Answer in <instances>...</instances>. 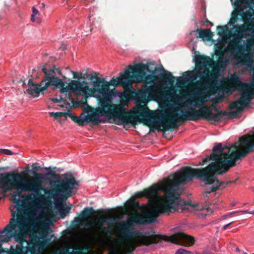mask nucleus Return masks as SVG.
I'll use <instances>...</instances> for the list:
<instances>
[{
	"instance_id": "nucleus-1",
	"label": "nucleus",
	"mask_w": 254,
	"mask_h": 254,
	"mask_svg": "<svg viewBox=\"0 0 254 254\" xmlns=\"http://www.w3.org/2000/svg\"><path fill=\"white\" fill-rule=\"evenodd\" d=\"M132 81L124 71L120 73L119 77L114 76L108 81L101 98L104 101L103 102V107L107 108L106 109L108 110L111 108L117 116L123 119V123L126 125L134 124L135 121L141 122L138 120V111L136 113L137 116L134 117L125 108L130 100L137 97L139 94L132 89Z\"/></svg>"
},
{
	"instance_id": "nucleus-2",
	"label": "nucleus",
	"mask_w": 254,
	"mask_h": 254,
	"mask_svg": "<svg viewBox=\"0 0 254 254\" xmlns=\"http://www.w3.org/2000/svg\"><path fill=\"white\" fill-rule=\"evenodd\" d=\"M99 73L95 72L91 75L89 80L91 82L93 88H90V83L85 80L81 82L79 79L71 80L65 88H62V92L65 93L66 97L71 99L72 103L76 107L83 104L88 106L87 99L92 97L93 94L97 93V101L103 97L108 81L104 78L98 76Z\"/></svg>"
},
{
	"instance_id": "nucleus-3",
	"label": "nucleus",
	"mask_w": 254,
	"mask_h": 254,
	"mask_svg": "<svg viewBox=\"0 0 254 254\" xmlns=\"http://www.w3.org/2000/svg\"><path fill=\"white\" fill-rule=\"evenodd\" d=\"M18 220L15 218H11L9 223L4 228L0 230V234L2 238V242H7L10 237H13L14 240L18 242L14 249H20L22 251H34L35 253H40L43 250L44 246L47 244L52 243L51 239L52 235L49 236L45 232H36L29 235V240L26 241L19 233H17Z\"/></svg>"
},
{
	"instance_id": "nucleus-4",
	"label": "nucleus",
	"mask_w": 254,
	"mask_h": 254,
	"mask_svg": "<svg viewBox=\"0 0 254 254\" xmlns=\"http://www.w3.org/2000/svg\"><path fill=\"white\" fill-rule=\"evenodd\" d=\"M178 111L174 109L172 111H165L160 114L157 118L158 120L155 121L154 113L145 106L140 105L137 113L138 120H141V122L146 126H152L156 129L158 126L162 127V125H169V126H171L180 122H185L188 120L196 121L191 107H188V111H182V115L178 113Z\"/></svg>"
},
{
	"instance_id": "nucleus-5",
	"label": "nucleus",
	"mask_w": 254,
	"mask_h": 254,
	"mask_svg": "<svg viewBox=\"0 0 254 254\" xmlns=\"http://www.w3.org/2000/svg\"><path fill=\"white\" fill-rule=\"evenodd\" d=\"M149 70V66L147 64L139 63L133 66H129L128 69H126L124 72L128 76L132 83H138L144 81L146 84L152 85L154 80H160L165 81L169 85H173L175 79L172 74L163 67L155 68V71L162 70L163 73L157 76L152 72L150 74H146V71Z\"/></svg>"
},
{
	"instance_id": "nucleus-6",
	"label": "nucleus",
	"mask_w": 254,
	"mask_h": 254,
	"mask_svg": "<svg viewBox=\"0 0 254 254\" xmlns=\"http://www.w3.org/2000/svg\"><path fill=\"white\" fill-rule=\"evenodd\" d=\"M118 222L119 239L123 242H130L137 239L139 245L150 248H156L162 242L161 240H158L157 235H151L149 231L133 229L129 224L119 219Z\"/></svg>"
},
{
	"instance_id": "nucleus-7",
	"label": "nucleus",
	"mask_w": 254,
	"mask_h": 254,
	"mask_svg": "<svg viewBox=\"0 0 254 254\" xmlns=\"http://www.w3.org/2000/svg\"><path fill=\"white\" fill-rule=\"evenodd\" d=\"M198 76L200 78L193 84L195 92L194 93V98L192 102L201 108L210 97L207 93L201 90L207 89L214 82L216 83L218 72L214 70H209L208 69H205L203 72L198 70L196 71L195 75L192 76V81L196 80Z\"/></svg>"
},
{
	"instance_id": "nucleus-8",
	"label": "nucleus",
	"mask_w": 254,
	"mask_h": 254,
	"mask_svg": "<svg viewBox=\"0 0 254 254\" xmlns=\"http://www.w3.org/2000/svg\"><path fill=\"white\" fill-rule=\"evenodd\" d=\"M47 175L54 179L55 184L52 192L56 197H69L72 194H76L78 190L79 182L76 180L71 172L64 173L63 178L58 177L55 173L48 167L46 168Z\"/></svg>"
},
{
	"instance_id": "nucleus-9",
	"label": "nucleus",
	"mask_w": 254,
	"mask_h": 254,
	"mask_svg": "<svg viewBox=\"0 0 254 254\" xmlns=\"http://www.w3.org/2000/svg\"><path fill=\"white\" fill-rule=\"evenodd\" d=\"M168 179L170 181H173V183L168 185L166 188L167 202L163 203L160 206L155 207L153 210L154 214L169 215L171 212L177 211L181 203V199L179 194H176L175 193L179 189L180 183L177 179H171L170 175Z\"/></svg>"
},
{
	"instance_id": "nucleus-10",
	"label": "nucleus",
	"mask_w": 254,
	"mask_h": 254,
	"mask_svg": "<svg viewBox=\"0 0 254 254\" xmlns=\"http://www.w3.org/2000/svg\"><path fill=\"white\" fill-rule=\"evenodd\" d=\"M252 27V25L246 22L243 24H236L233 26L234 39L231 42L230 45L234 48H229V52L234 53L235 50H237L238 54L243 55L246 51V48H249L254 45V34L247 39L246 45L241 44L243 38H247L249 37L250 35L248 31L251 30Z\"/></svg>"
},
{
	"instance_id": "nucleus-11",
	"label": "nucleus",
	"mask_w": 254,
	"mask_h": 254,
	"mask_svg": "<svg viewBox=\"0 0 254 254\" xmlns=\"http://www.w3.org/2000/svg\"><path fill=\"white\" fill-rule=\"evenodd\" d=\"M104 101L102 99L99 98V100L97 101L98 107L96 109H93L89 105L87 106L89 108V112H91V113L90 114H88L86 116L87 122L94 123L95 125L106 123V120L99 119L98 118L99 116L108 117L114 120L119 119L123 122V119L120 116H117L114 110L111 108L110 107L108 110L106 109L107 108L103 107V102ZM85 112H88V111H85Z\"/></svg>"
},
{
	"instance_id": "nucleus-12",
	"label": "nucleus",
	"mask_w": 254,
	"mask_h": 254,
	"mask_svg": "<svg viewBox=\"0 0 254 254\" xmlns=\"http://www.w3.org/2000/svg\"><path fill=\"white\" fill-rule=\"evenodd\" d=\"M191 109L196 121L203 118L208 121L219 122L224 120V117L227 114L226 111L220 110L214 104L209 106L204 105L199 110L192 107Z\"/></svg>"
},
{
	"instance_id": "nucleus-13",
	"label": "nucleus",
	"mask_w": 254,
	"mask_h": 254,
	"mask_svg": "<svg viewBox=\"0 0 254 254\" xmlns=\"http://www.w3.org/2000/svg\"><path fill=\"white\" fill-rule=\"evenodd\" d=\"M208 175L205 171V168L198 172H189L185 173V170L182 168L177 170L174 174L170 175L171 179H176L180 185H186L190 182L193 178L197 179L200 182H205V184L212 183L210 180H208Z\"/></svg>"
},
{
	"instance_id": "nucleus-14",
	"label": "nucleus",
	"mask_w": 254,
	"mask_h": 254,
	"mask_svg": "<svg viewBox=\"0 0 254 254\" xmlns=\"http://www.w3.org/2000/svg\"><path fill=\"white\" fill-rule=\"evenodd\" d=\"M12 184V189L18 190L21 193L22 191L27 192L31 190L32 192L29 196L31 201L36 200L41 188V186L38 184L32 183L30 181H24L22 178L17 174H15V181Z\"/></svg>"
},
{
	"instance_id": "nucleus-15",
	"label": "nucleus",
	"mask_w": 254,
	"mask_h": 254,
	"mask_svg": "<svg viewBox=\"0 0 254 254\" xmlns=\"http://www.w3.org/2000/svg\"><path fill=\"white\" fill-rule=\"evenodd\" d=\"M203 165L205 162L211 160H202ZM212 162L208 164L207 166L210 170L215 172L211 176L214 178V175H222L226 173L229 170V167H232L236 165V162L239 160H211ZM212 178V177H211Z\"/></svg>"
},
{
	"instance_id": "nucleus-16",
	"label": "nucleus",
	"mask_w": 254,
	"mask_h": 254,
	"mask_svg": "<svg viewBox=\"0 0 254 254\" xmlns=\"http://www.w3.org/2000/svg\"><path fill=\"white\" fill-rule=\"evenodd\" d=\"M46 78H43L38 85L31 87H29L26 90V92L33 97H38L39 96L40 92L47 89L50 86H54L55 87H60L61 85L60 80L57 78L50 79L49 81H46Z\"/></svg>"
},
{
	"instance_id": "nucleus-17",
	"label": "nucleus",
	"mask_w": 254,
	"mask_h": 254,
	"mask_svg": "<svg viewBox=\"0 0 254 254\" xmlns=\"http://www.w3.org/2000/svg\"><path fill=\"white\" fill-rule=\"evenodd\" d=\"M250 94L248 92L244 93L240 97L239 101H236L230 105L231 109H236V111H230L227 113L225 115L228 119L235 118L238 113L243 111L245 109L249 106V103L251 100L250 98Z\"/></svg>"
},
{
	"instance_id": "nucleus-18",
	"label": "nucleus",
	"mask_w": 254,
	"mask_h": 254,
	"mask_svg": "<svg viewBox=\"0 0 254 254\" xmlns=\"http://www.w3.org/2000/svg\"><path fill=\"white\" fill-rule=\"evenodd\" d=\"M167 241L176 245L184 247H190L195 244L194 237L184 233H179L171 235Z\"/></svg>"
},
{
	"instance_id": "nucleus-19",
	"label": "nucleus",
	"mask_w": 254,
	"mask_h": 254,
	"mask_svg": "<svg viewBox=\"0 0 254 254\" xmlns=\"http://www.w3.org/2000/svg\"><path fill=\"white\" fill-rule=\"evenodd\" d=\"M205 171H206L207 174L208 175V180H210V181L212 182V183L205 184V182L202 183L204 184V186L212 185L211 187L206 189L205 191V193L206 194H209L211 192H214L218 190H220L222 185L224 184V182L220 181L218 180V177L219 176L218 175H214V178H211V177H212L211 176L213 174H214L215 172H213L212 170H210L207 166L205 167Z\"/></svg>"
},
{
	"instance_id": "nucleus-20",
	"label": "nucleus",
	"mask_w": 254,
	"mask_h": 254,
	"mask_svg": "<svg viewBox=\"0 0 254 254\" xmlns=\"http://www.w3.org/2000/svg\"><path fill=\"white\" fill-rule=\"evenodd\" d=\"M42 72L44 73V76L43 78H46L47 79H46V81H49L50 80V79H53L54 78H57L60 80L61 85L60 87H56V88H58L60 89V92L61 93H63V92H62V89L63 87V88H65L64 82L59 77L55 76L54 74L58 73L59 75H62V76L64 78V79H66V77L64 75H62L61 70L59 68H56L55 67H54L53 68H51L49 69H47L45 67L44 65H43V67L42 68Z\"/></svg>"
},
{
	"instance_id": "nucleus-21",
	"label": "nucleus",
	"mask_w": 254,
	"mask_h": 254,
	"mask_svg": "<svg viewBox=\"0 0 254 254\" xmlns=\"http://www.w3.org/2000/svg\"><path fill=\"white\" fill-rule=\"evenodd\" d=\"M15 174L10 173L0 174V188L7 189L8 186L12 188L15 181Z\"/></svg>"
},
{
	"instance_id": "nucleus-22",
	"label": "nucleus",
	"mask_w": 254,
	"mask_h": 254,
	"mask_svg": "<svg viewBox=\"0 0 254 254\" xmlns=\"http://www.w3.org/2000/svg\"><path fill=\"white\" fill-rule=\"evenodd\" d=\"M159 186L157 184L152 185L149 189H144L142 191H137L136 196L141 198L145 196L147 198L155 196L158 190Z\"/></svg>"
},
{
	"instance_id": "nucleus-23",
	"label": "nucleus",
	"mask_w": 254,
	"mask_h": 254,
	"mask_svg": "<svg viewBox=\"0 0 254 254\" xmlns=\"http://www.w3.org/2000/svg\"><path fill=\"white\" fill-rule=\"evenodd\" d=\"M195 32L198 33V36H196L197 38H201L203 40H207V41H210L213 36V34L210 29H203L201 28H197L191 31L190 34L191 35L193 33Z\"/></svg>"
},
{
	"instance_id": "nucleus-24",
	"label": "nucleus",
	"mask_w": 254,
	"mask_h": 254,
	"mask_svg": "<svg viewBox=\"0 0 254 254\" xmlns=\"http://www.w3.org/2000/svg\"><path fill=\"white\" fill-rule=\"evenodd\" d=\"M195 62L197 67H205L206 65H210L213 61L209 57L202 55L196 56Z\"/></svg>"
},
{
	"instance_id": "nucleus-25",
	"label": "nucleus",
	"mask_w": 254,
	"mask_h": 254,
	"mask_svg": "<svg viewBox=\"0 0 254 254\" xmlns=\"http://www.w3.org/2000/svg\"><path fill=\"white\" fill-rule=\"evenodd\" d=\"M233 4H234L233 3ZM234 6L236 8L238 9V11L235 12L232 14V17L231 18L230 20V25L232 26L233 27L234 25H236L235 23L238 21V15H240L242 17L244 21H245V17L246 15L243 9L241 8L240 7V6L238 7H236L235 6Z\"/></svg>"
},
{
	"instance_id": "nucleus-26",
	"label": "nucleus",
	"mask_w": 254,
	"mask_h": 254,
	"mask_svg": "<svg viewBox=\"0 0 254 254\" xmlns=\"http://www.w3.org/2000/svg\"><path fill=\"white\" fill-rule=\"evenodd\" d=\"M127 224H129L131 228L135 229V226L137 225H144V219L139 217L137 219L134 218L132 216L128 218L127 221H125Z\"/></svg>"
},
{
	"instance_id": "nucleus-27",
	"label": "nucleus",
	"mask_w": 254,
	"mask_h": 254,
	"mask_svg": "<svg viewBox=\"0 0 254 254\" xmlns=\"http://www.w3.org/2000/svg\"><path fill=\"white\" fill-rule=\"evenodd\" d=\"M155 208V207L153 209L152 214L149 213L145 215L144 218H143L144 220V224H152L157 222V218L154 215L159 216V215L154 214L153 210ZM160 215L161 214H160Z\"/></svg>"
},
{
	"instance_id": "nucleus-28",
	"label": "nucleus",
	"mask_w": 254,
	"mask_h": 254,
	"mask_svg": "<svg viewBox=\"0 0 254 254\" xmlns=\"http://www.w3.org/2000/svg\"><path fill=\"white\" fill-rule=\"evenodd\" d=\"M118 219L116 217H109L105 219H102L99 221V224L100 226H103L105 224L108 226L114 225L115 223L118 222Z\"/></svg>"
},
{
	"instance_id": "nucleus-29",
	"label": "nucleus",
	"mask_w": 254,
	"mask_h": 254,
	"mask_svg": "<svg viewBox=\"0 0 254 254\" xmlns=\"http://www.w3.org/2000/svg\"><path fill=\"white\" fill-rule=\"evenodd\" d=\"M0 154L6 155H13V157L15 158L22 157V152L21 151L15 152L7 149H0Z\"/></svg>"
},
{
	"instance_id": "nucleus-30",
	"label": "nucleus",
	"mask_w": 254,
	"mask_h": 254,
	"mask_svg": "<svg viewBox=\"0 0 254 254\" xmlns=\"http://www.w3.org/2000/svg\"><path fill=\"white\" fill-rule=\"evenodd\" d=\"M57 209L58 210L60 213V217L64 218L69 213L71 207L69 206H64L63 205H61L59 207H57Z\"/></svg>"
},
{
	"instance_id": "nucleus-31",
	"label": "nucleus",
	"mask_w": 254,
	"mask_h": 254,
	"mask_svg": "<svg viewBox=\"0 0 254 254\" xmlns=\"http://www.w3.org/2000/svg\"><path fill=\"white\" fill-rule=\"evenodd\" d=\"M16 190L12 193L10 200L15 203V206L16 208H20L21 204L19 202V195L21 192L18 190Z\"/></svg>"
},
{
	"instance_id": "nucleus-32",
	"label": "nucleus",
	"mask_w": 254,
	"mask_h": 254,
	"mask_svg": "<svg viewBox=\"0 0 254 254\" xmlns=\"http://www.w3.org/2000/svg\"><path fill=\"white\" fill-rule=\"evenodd\" d=\"M95 212L94 209L93 207H85L83 208V209L81 211L80 214L81 217L83 218H85L88 217V216L92 215Z\"/></svg>"
},
{
	"instance_id": "nucleus-33",
	"label": "nucleus",
	"mask_w": 254,
	"mask_h": 254,
	"mask_svg": "<svg viewBox=\"0 0 254 254\" xmlns=\"http://www.w3.org/2000/svg\"><path fill=\"white\" fill-rule=\"evenodd\" d=\"M127 205L130 208H138L139 207V203L134 196L131 197L126 202Z\"/></svg>"
},
{
	"instance_id": "nucleus-34",
	"label": "nucleus",
	"mask_w": 254,
	"mask_h": 254,
	"mask_svg": "<svg viewBox=\"0 0 254 254\" xmlns=\"http://www.w3.org/2000/svg\"><path fill=\"white\" fill-rule=\"evenodd\" d=\"M169 125H162V128H157L159 130H161V131L164 132L166 131H172L175 129H178L180 126L178 123L174 124L173 125L171 126H169Z\"/></svg>"
},
{
	"instance_id": "nucleus-35",
	"label": "nucleus",
	"mask_w": 254,
	"mask_h": 254,
	"mask_svg": "<svg viewBox=\"0 0 254 254\" xmlns=\"http://www.w3.org/2000/svg\"><path fill=\"white\" fill-rule=\"evenodd\" d=\"M38 253H35L34 251H22L21 249H13L11 248V252L9 254H37Z\"/></svg>"
},
{
	"instance_id": "nucleus-36",
	"label": "nucleus",
	"mask_w": 254,
	"mask_h": 254,
	"mask_svg": "<svg viewBox=\"0 0 254 254\" xmlns=\"http://www.w3.org/2000/svg\"><path fill=\"white\" fill-rule=\"evenodd\" d=\"M71 119L75 123L77 124L78 125L82 126L84 125V122H87L86 116L84 119H81L80 117H77L76 116L72 114Z\"/></svg>"
},
{
	"instance_id": "nucleus-37",
	"label": "nucleus",
	"mask_w": 254,
	"mask_h": 254,
	"mask_svg": "<svg viewBox=\"0 0 254 254\" xmlns=\"http://www.w3.org/2000/svg\"><path fill=\"white\" fill-rule=\"evenodd\" d=\"M187 206H190L193 208H196L197 204L196 203H192L191 200L184 201L183 204L182 205V211L189 209L187 207Z\"/></svg>"
},
{
	"instance_id": "nucleus-38",
	"label": "nucleus",
	"mask_w": 254,
	"mask_h": 254,
	"mask_svg": "<svg viewBox=\"0 0 254 254\" xmlns=\"http://www.w3.org/2000/svg\"><path fill=\"white\" fill-rule=\"evenodd\" d=\"M252 0H235L234 4L236 7H238L242 3H247L250 2Z\"/></svg>"
},
{
	"instance_id": "nucleus-39",
	"label": "nucleus",
	"mask_w": 254,
	"mask_h": 254,
	"mask_svg": "<svg viewBox=\"0 0 254 254\" xmlns=\"http://www.w3.org/2000/svg\"><path fill=\"white\" fill-rule=\"evenodd\" d=\"M227 27L226 26H218L217 27V34L220 36L224 34L226 31Z\"/></svg>"
},
{
	"instance_id": "nucleus-40",
	"label": "nucleus",
	"mask_w": 254,
	"mask_h": 254,
	"mask_svg": "<svg viewBox=\"0 0 254 254\" xmlns=\"http://www.w3.org/2000/svg\"><path fill=\"white\" fill-rule=\"evenodd\" d=\"M49 115L51 117H53L56 119H58L63 116V112H50Z\"/></svg>"
},
{
	"instance_id": "nucleus-41",
	"label": "nucleus",
	"mask_w": 254,
	"mask_h": 254,
	"mask_svg": "<svg viewBox=\"0 0 254 254\" xmlns=\"http://www.w3.org/2000/svg\"><path fill=\"white\" fill-rule=\"evenodd\" d=\"M191 252L184 249L180 248L178 249L175 254H191Z\"/></svg>"
},
{
	"instance_id": "nucleus-42",
	"label": "nucleus",
	"mask_w": 254,
	"mask_h": 254,
	"mask_svg": "<svg viewBox=\"0 0 254 254\" xmlns=\"http://www.w3.org/2000/svg\"><path fill=\"white\" fill-rule=\"evenodd\" d=\"M31 20L33 22H37L40 23L41 22V19L35 15L31 14Z\"/></svg>"
},
{
	"instance_id": "nucleus-43",
	"label": "nucleus",
	"mask_w": 254,
	"mask_h": 254,
	"mask_svg": "<svg viewBox=\"0 0 254 254\" xmlns=\"http://www.w3.org/2000/svg\"><path fill=\"white\" fill-rule=\"evenodd\" d=\"M83 218L81 217L80 214H79L77 217L74 218L73 223H75L77 224H79L81 223V220Z\"/></svg>"
},
{
	"instance_id": "nucleus-44",
	"label": "nucleus",
	"mask_w": 254,
	"mask_h": 254,
	"mask_svg": "<svg viewBox=\"0 0 254 254\" xmlns=\"http://www.w3.org/2000/svg\"><path fill=\"white\" fill-rule=\"evenodd\" d=\"M37 85H38V84H36V83L33 82L32 79H29V80L28 81V87H33L36 86Z\"/></svg>"
},
{
	"instance_id": "nucleus-45",
	"label": "nucleus",
	"mask_w": 254,
	"mask_h": 254,
	"mask_svg": "<svg viewBox=\"0 0 254 254\" xmlns=\"http://www.w3.org/2000/svg\"><path fill=\"white\" fill-rule=\"evenodd\" d=\"M80 77L78 79H82V80H85L88 77L89 74L87 73H86L84 74L82 72H79Z\"/></svg>"
},
{
	"instance_id": "nucleus-46",
	"label": "nucleus",
	"mask_w": 254,
	"mask_h": 254,
	"mask_svg": "<svg viewBox=\"0 0 254 254\" xmlns=\"http://www.w3.org/2000/svg\"><path fill=\"white\" fill-rule=\"evenodd\" d=\"M236 180H235V181H228L226 182H224V184L222 185L221 189L225 188L227 185H228L229 184H234L236 183Z\"/></svg>"
},
{
	"instance_id": "nucleus-47",
	"label": "nucleus",
	"mask_w": 254,
	"mask_h": 254,
	"mask_svg": "<svg viewBox=\"0 0 254 254\" xmlns=\"http://www.w3.org/2000/svg\"><path fill=\"white\" fill-rule=\"evenodd\" d=\"M39 167H40L39 166H37V164H34L32 165L31 170L33 172H36V171H38Z\"/></svg>"
},
{
	"instance_id": "nucleus-48",
	"label": "nucleus",
	"mask_w": 254,
	"mask_h": 254,
	"mask_svg": "<svg viewBox=\"0 0 254 254\" xmlns=\"http://www.w3.org/2000/svg\"><path fill=\"white\" fill-rule=\"evenodd\" d=\"M106 231V234L109 236H111L113 235V230L111 228H106L105 229Z\"/></svg>"
},
{
	"instance_id": "nucleus-49",
	"label": "nucleus",
	"mask_w": 254,
	"mask_h": 254,
	"mask_svg": "<svg viewBox=\"0 0 254 254\" xmlns=\"http://www.w3.org/2000/svg\"><path fill=\"white\" fill-rule=\"evenodd\" d=\"M32 14L37 15L39 14V12L37 9H36L34 6H33L32 8Z\"/></svg>"
},
{
	"instance_id": "nucleus-50",
	"label": "nucleus",
	"mask_w": 254,
	"mask_h": 254,
	"mask_svg": "<svg viewBox=\"0 0 254 254\" xmlns=\"http://www.w3.org/2000/svg\"><path fill=\"white\" fill-rule=\"evenodd\" d=\"M62 100H63L62 98H61L60 99H58L56 98H51V100L55 103H59Z\"/></svg>"
},
{
	"instance_id": "nucleus-51",
	"label": "nucleus",
	"mask_w": 254,
	"mask_h": 254,
	"mask_svg": "<svg viewBox=\"0 0 254 254\" xmlns=\"http://www.w3.org/2000/svg\"><path fill=\"white\" fill-rule=\"evenodd\" d=\"M211 102H212L213 104H216L217 103L221 102V98H217V99H212L211 100Z\"/></svg>"
},
{
	"instance_id": "nucleus-52",
	"label": "nucleus",
	"mask_w": 254,
	"mask_h": 254,
	"mask_svg": "<svg viewBox=\"0 0 254 254\" xmlns=\"http://www.w3.org/2000/svg\"><path fill=\"white\" fill-rule=\"evenodd\" d=\"M72 115V114H71L69 112H63V116H65V117H68L70 118H71Z\"/></svg>"
},
{
	"instance_id": "nucleus-53",
	"label": "nucleus",
	"mask_w": 254,
	"mask_h": 254,
	"mask_svg": "<svg viewBox=\"0 0 254 254\" xmlns=\"http://www.w3.org/2000/svg\"><path fill=\"white\" fill-rule=\"evenodd\" d=\"M2 238L1 237V236H0V254H1L2 253L4 252V251L1 247V245L3 243H4V242H2Z\"/></svg>"
},
{
	"instance_id": "nucleus-54",
	"label": "nucleus",
	"mask_w": 254,
	"mask_h": 254,
	"mask_svg": "<svg viewBox=\"0 0 254 254\" xmlns=\"http://www.w3.org/2000/svg\"><path fill=\"white\" fill-rule=\"evenodd\" d=\"M204 23L206 26H208V25L212 26L213 25V23L209 21L207 18L205 20Z\"/></svg>"
},
{
	"instance_id": "nucleus-55",
	"label": "nucleus",
	"mask_w": 254,
	"mask_h": 254,
	"mask_svg": "<svg viewBox=\"0 0 254 254\" xmlns=\"http://www.w3.org/2000/svg\"><path fill=\"white\" fill-rule=\"evenodd\" d=\"M46 174H37L36 175V177L39 179L40 180H43L45 177Z\"/></svg>"
},
{
	"instance_id": "nucleus-56",
	"label": "nucleus",
	"mask_w": 254,
	"mask_h": 254,
	"mask_svg": "<svg viewBox=\"0 0 254 254\" xmlns=\"http://www.w3.org/2000/svg\"><path fill=\"white\" fill-rule=\"evenodd\" d=\"M72 72L73 75V78L74 79L77 78L79 77V76H80L79 72H77L73 71H72Z\"/></svg>"
},
{
	"instance_id": "nucleus-57",
	"label": "nucleus",
	"mask_w": 254,
	"mask_h": 254,
	"mask_svg": "<svg viewBox=\"0 0 254 254\" xmlns=\"http://www.w3.org/2000/svg\"><path fill=\"white\" fill-rule=\"evenodd\" d=\"M223 60V52L221 51L219 52V56L218 57V61H222Z\"/></svg>"
},
{
	"instance_id": "nucleus-58",
	"label": "nucleus",
	"mask_w": 254,
	"mask_h": 254,
	"mask_svg": "<svg viewBox=\"0 0 254 254\" xmlns=\"http://www.w3.org/2000/svg\"><path fill=\"white\" fill-rule=\"evenodd\" d=\"M232 223H233V222H230V223L224 225L223 226V229L224 230L227 229L229 227V226H230Z\"/></svg>"
},
{
	"instance_id": "nucleus-59",
	"label": "nucleus",
	"mask_w": 254,
	"mask_h": 254,
	"mask_svg": "<svg viewBox=\"0 0 254 254\" xmlns=\"http://www.w3.org/2000/svg\"><path fill=\"white\" fill-rule=\"evenodd\" d=\"M84 227L86 228H89L91 227V224L89 222H85Z\"/></svg>"
},
{
	"instance_id": "nucleus-60",
	"label": "nucleus",
	"mask_w": 254,
	"mask_h": 254,
	"mask_svg": "<svg viewBox=\"0 0 254 254\" xmlns=\"http://www.w3.org/2000/svg\"><path fill=\"white\" fill-rule=\"evenodd\" d=\"M238 212H240V211H233L232 212H231L230 213L227 214V215H224L223 217H226V216H230L232 214H236Z\"/></svg>"
},
{
	"instance_id": "nucleus-61",
	"label": "nucleus",
	"mask_w": 254,
	"mask_h": 254,
	"mask_svg": "<svg viewBox=\"0 0 254 254\" xmlns=\"http://www.w3.org/2000/svg\"><path fill=\"white\" fill-rule=\"evenodd\" d=\"M240 212H242L244 214H250V211L248 209L241 210Z\"/></svg>"
},
{
	"instance_id": "nucleus-62",
	"label": "nucleus",
	"mask_w": 254,
	"mask_h": 254,
	"mask_svg": "<svg viewBox=\"0 0 254 254\" xmlns=\"http://www.w3.org/2000/svg\"><path fill=\"white\" fill-rule=\"evenodd\" d=\"M66 253L67 254H85L83 253H79V252H73L72 253H70L67 251Z\"/></svg>"
},
{
	"instance_id": "nucleus-63",
	"label": "nucleus",
	"mask_w": 254,
	"mask_h": 254,
	"mask_svg": "<svg viewBox=\"0 0 254 254\" xmlns=\"http://www.w3.org/2000/svg\"><path fill=\"white\" fill-rule=\"evenodd\" d=\"M206 209L207 210L208 212H210L211 213H213V210L209 207H207Z\"/></svg>"
},
{
	"instance_id": "nucleus-64",
	"label": "nucleus",
	"mask_w": 254,
	"mask_h": 254,
	"mask_svg": "<svg viewBox=\"0 0 254 254\" xmlns=\"http://www.w3.org/2000/svg\"><path fill=\"white\" fill-rule=\"evenodd\" d=\"M151 91V88L150 87H147L146 89V92L147 93H149Z\"/></svg>"
}]
</instances>
